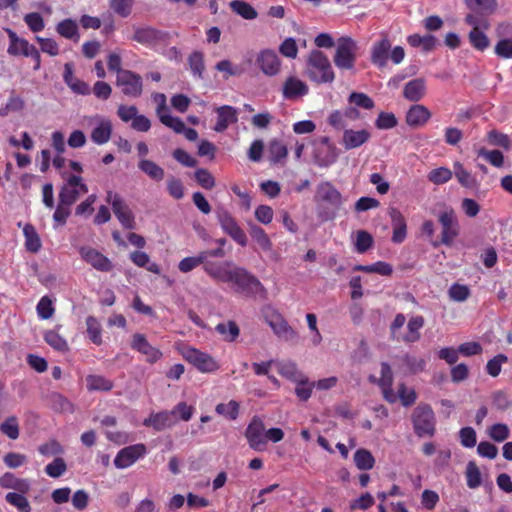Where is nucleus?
<instances>
[{
  "label": "nucleus",
  "instance_id": "obj_63",
  "mask_svg": "<svg viewBox=\"0 0 512 512\" xmlns=\"http://www.w3.org/2000/svg\"><path fill=\"white\" fill-rule=\"evenodd\" d=\"M195 180L204 189L211 190L215 186V178L205 168H199L195 171Z\"/></svg>",
  "mask_w": 512,
  "mask_h": 512
},
{
  "label": "nucleus",
  "instance_id": "obj_34",
  "mask_svg": "<svg viewBox=\"0 0 512 512\" xmlns=\"http://www.w3.org/2000/svg\"><path fill=\"white\" fill-rule=\"evenodd\" d=\"M111 134V121L106 118H100L97 126L91 132V140L97 145H103L110 140Z\"/></svg>",
  "mask_w": 512,
  "mask_h": 512
},
{
  "label": "nucleus",
  "instance_id": "obj_2",
  "mask_svg": "<svg viewBox=\"0 0 512 512\" xmlns=\"http://www.w3.org/2000/svg\"><path fill=\"white\" fill-rule=\"evenodd\" d=\"M315 199L318 203L328 205H319L317 208L318 218L322 221L333 220L343 204L342 194L329 181H323L317 186Z\"/></svg>",
  "mask_w": 512,
  "mask_h": 512
},
{
  "label": "nucleus",
  "instance_id": "obj_62",
  "mask_svg": "<svg viewBox=\"0 0 512 512\" xmlns=\"http://www.w3.org/2000/svg\"><path fill=\"white\" fill-rule=\"evenodd\" d=\"M373 237L365 230H360L356 235L355 248L358 253H365L373 245Z\"/></svg>",
  "mask_w": 512,
  "mask_h": 512
},
{
  "label": "nucleus",
  "instance_id": "obj_64",
  "mask_svg": "<svg viewBox=\"0 0 512 512\" xmlns=\"http://www.w3.org/2000/svg\"><path fill=\"white\" fill-rule=\"evenodd\" d=\"M494 52L501 58H512V37L499 40L495 46Z\"/></svg>",
  "mask_w": 512,
  "mask_h": 512
},
{
  "label": "nucleus",
  "instance_id": "obj_6",
  "mask_svg": "<svg viewBox=\"0 0 512 512\" xmlns=\"http://www.w3.org/2000/svg\"><path fill=\"white\" fill-rule=\"evenodd\" d=\"M218 223L222 230L230 236L238 245L245 247L248 239L244 230L239 226L233 215L224 207H218L215 211Z\"/></svg>",
  "mask_w": 512,
  "mask_h": 512
},
{
  "label": "nucleus",
  "instance_id": "obj_47",
  "mask_svg": "<svg viewBox=\"0 0 512 512\" xmlns=\"http://www.w3.org/2000/svg\"><path fill=\"white\" fill-rule=\"evenodd\" d=\"M354 463L359 470L366 471L374 467L375 458L369 450L360 448L354 454Z\"/></svg>",
  "mask_w": 512,
  "mask_h": 512
},
{
  "label": "nucleus",
  "instance_id": "obj_13",
  "mask_svg": "<svg viewBox=\"0 0 512 512\" xmlns=\"http://www.w3.org/2000/svg\"><path fill=\"white\" fill-rule=\"evenodd\" d=\"M245 437L250 448L256 451L265 449L267 440L265 437L264 422L257 416H254L245 430Z\"/></svg>",
  "mask_w": 512,
  "mask_h": 512
},
{
  "label": "nucleus",
  "instance_id": "obj_10",
  "mask_svg": "<svg viewBox=\"0 0 512 512\" xmlns=\"http://www.w3.org/2000/svg\"><path fill=\"white\" fill-rule=\"evenodd\" d=\"M88 192V187L82 177L70 175L59 192V201L63 204L73 205L78 198Z\"/></svg>",
  "mask_w": 512,
  "mask_h": 512
},
{
  "label": "nucleus",
  "instance_id": "obj_33",
  "mask_svg": "<svg viewBox=\"0 0 512 512\" xmlns=\"http://www.w3.org/2000/svg\"><path fill=\"white\" fill-rule=\"evenodd\" d=\"M453 174L458 183L464 188L477 189L480 185L476 177L459 161L453 163Z\"/></svg>",
  "mask_w": 512,
  "mask_h": 512
},
{
  "label": "nucleus",
  "instance_id": "obj_38",
  "mask_svg": "<svg viewBox=\"0 0 512 512\" xmlns=\"http://www.w3.org/2000/svg\"><path fill=\"white\" fill-rule=\"evenodd\" d=\"M86 387L88 391H111L114 387V382L102 375L91 374L86 377Z\"/></svg>",
  "mask_w": 512,
  "mask_h": 512
},
{
  "label": "nucleus",
  "instance_id": "obj_55",
  "mask_svg": "<svg viewBox=\"0 0 512 512\" xmlns=\"http://www.w3.org/2000/svg\"><path fill=\"white\" fill-rule=\"evenodd\" d=\"M269 155L270 160L273 163H278L285 159L288 155V149L286 145L280 140H272L269 144Z\"/></svg>",
  "mask_w": 512,
  "mask_h": 512
},
{
  "label": "nucleus",
  "instance_id": "obj_43",
  "mask_svg": "<svg viewBox=\"0 0 512 512\" xmlns=\"http://www.w3.org/2000/svg\"><path fill=\"white\" fill-rule=\"evenodd\" d=\"M25 494L26 493L8 492L5 495V501L15 507L18 512H31L32 508Z\"/></svg>",
  "mask_w": 512,
  "mask_h": 512
},
{
  "label": "nucleus",
  "instance_id": "obj_36",
  "mask_svg": "<svg viewBox=\"0 0 512 512\" xmlns=\"http://www.w3.org/2000/svg\"><path fill=\"white\" fill-rule=\"evenodd\" d=\"M23 234L25 237V248L31 253H37L42 247L41 239L38 232L32 224H26L23 227Z\"/></svg>",
  "mask_w": 512,
  "mask_h": 512
},
{
  "label": "nucleus",
  "instance_id": "obj_26",
  "mask_svg": "<svg viewBox=\"0 0 512 512\" xmlns=\"http://www.w3.org/2000/svg\"><path fill=\"white\" fill-rule=\"evenodd\" d=\"M370 137L371 134L366 129H345L342 137V145L346 150L355 149L365 144Z\"/></svg>",
  "mask_w": 512,
  "mask_h": 512
},
{
  "label": "nucleus",
  "instance_id": "obj_18",
  "mask_svg": "<svg viewBox=\"0 0 512 512\" xmlns=\"http://www.w3.org/2000/svg\"><path fill=\"white\" fill-rule=\"evenodd\" d=\"M131 348L141 354H143L146 358V361L153 364L160 360L163 356L162 352L152 346L145 335L141 333H135L132 336L131 340Z\"/></svg>",
  "mask_w": 512,
  "mask_h": 512
},
{
  "label": "nucleus",
  "instance_id": "obj_50",
  "mask_svg": "<svg viewBox=\"0 0 512 512\" xmlns=\"http://www.w3.org/2000/svg\"><path fill=\"white\" fill-rule=\"evenodd\" d=\"M0 431L11 440H16L19 437L20 429L19 423L16 416L7 417L0 424Z\"/></svg>",
  "mask_w": 512,
  "mask_h": 512
},
{
  "label": "nucleus",
  "instance_id": "obj_61",
  "mask_svg": "<svg viewBox=\"0 0 512 512\" xmlns=\"http://www.w3.org/2000/svg\"><path fill=\"white\" fill-rule=\"evenodd\" d=\"M397 124L398 120L391 112H380L375 121V126L381 130L392 129L396 127Z\"/></svg>",
  "mask_w": 512,
  "mask_h": 512
},
{
  "label": "nucleus",
  "instance_id": "obj_19",
  "mask_svg": "<svg viewBox=\"0 0 512 512\" xmlns=\"http://www.w3.org/2000/svg\"><path fill=\"white\" fill-rule=\"evenodd\" d=\"M308 93V85L296 76H289L282 85V96L286 100L295 101Z\"/></svg>",
  "mask_w": 512,
  "mask_h": 512
},
{
  "label": "nucleus",
  "instance_id": "obj_54",
  "mask_svg": "<svg viewBox=\"0 0 512 512\" xmlns=\"http://www.w3.org/2000/svg\"><path fill=\"white\" fill-rule=\"evenodd\" d=\"M348 102L365 110H371L375 106L374 100L363 92H352L348 97Z\"/></svg>",
  "mask_w": 512,
  "mask_h": 512
},
{
  "label": "nucleus",
  "instance_id": "obj_51",
  "mask_svg": "<svg viewBox=\"0 0 512 512\" xmlns=\"http://www.w3.org/2000/svg\"><path fill=\"white\" fill-rule=\"evenodd\" d=\"M466 484L470 489H476L481 485V472L474 461H469L466 466Z\"/></svg>",
  "mask_w": 512,
  "mask_h": 512
},
{
  "label": "nucleus",
  "instance_id": "obj_60",
  "mask_svg": "<svg viewBox=\"0 0 512 512\" xmlns=\"http://www.w3.org/2000/svg\"><path fill=\"white\" fill-rule=\"evenodd\" d=\"M36 311L39 318L50 319L55 312L52 300L48 296H43L36 306Z\"/></svg>",
  "mask_w": 512,
  "mask_h": 512
},
{
  "label": "nucleus",
  "instance_id": "obj_59",
  "mask_svg": "<svg viewBox=\"0 0 512 512\" xmlns=\"http://www.w3.org/2000/svg\"><path fill=\"white\" fill-rule=\"evenodd\" d=\"M67 470L66 462L61 457H56L52 462L46 465L45 473L52 478H59Z\"/></svg>",
  "mask_w": 512,
  "mask_h": 512
},
{
  "label": "nucleus",
  "instance_id": "obj_27",
  "mask_svg": "<svg viewBox=\"0 0 512 512\" xmlns=\"http://www.w3.org/2000/svg\"><path fill=\"white\" fill-rule=\"evenodd\" d=\"M431 118L429 109L420 104H415L410 107L406 113V123L410 127L424 126Z\"/></svg>",
  "mask_w": 512,
  "mask_h": 512
},
{
  "label": "nucleus",
  "instance_id": "obj_20",
  "mask_svg": "<svg viewBox=\"0 0 512 512\" xmlns=\"http://www.w3.org/2000/svg\"><path fill=\"white\" fill-rule=\"evenodd\" d=\"M260 70L267 76H275L279 73L281 60L273 50H262L256 59Z\"/></svg>",
  "mask_w": 512,
  "mask_h": 512
},
{
  "label": "nucleus",
  "instance_id": "obj_48",
  "mask_svg": "<svg viewBox=\"0 0 512 512\" xmlns=\"http://www.w3.org/2000/svg\"><path fill=\"white\" fill-rule=\"evenodd\" d=\"M188 65L194 77L203 78L205 71L204 54L200 51L192 52L188 57Z\"/></svg>",
  "mask_w": 512,
  "mask_h": 512
},
{
  "label": "nucleus",
  "instance_id": "obj_31",
  "mask_svg": "<svg viewBox=\"0 0 512 512\" xmlns=\"http://www.w3.org/2000/svg\"><path fill=\"white\" fill-rule=\"evenodd\" d=\"M63 80L68 87L77 94L88 95L90 93L89 85L74 76L72 63H66L64 65Z\"/></svg>",
  "mask_w": 512,
  "mask_h": 512
},
{
  "label": "nucleus",
  "instance_id": "obj_32",
  "mask_svg": "<svg viewBox=\"0 0 512 512\" xmlns=\"http://www.w3.org/2000/svg\"><path fill=\"white\" fill-rule=\"evenodd\" d=\"M426 93V81L423 78H415L407 82L403 89L405 99L417 102L421 100Z\"/></svg>",
  "mask_w": 512,
  "mask_h": 512
},
{
  "label": "nucleus",
  "instance_id": "obj_49",
  "mask_svg": "<svg viewBox=\"0 0 512 512\" xmlns=\"http://www.w3.org/2000/svg\"><path fill=\"white\" fill-rule=\"evenodd\" d=\"M239 410L240 404L236 400H230L228 403H219L215 407L216 413L228 420H236Z\"/></svg>",
  "mask_w": 512,
  "mask_h": 512
},
{
  "label": "nucleus",
  "instance_id": "obj_22",
  "mask_svg": "<svg viewBox=\"0 0 512 512\" xmlns=\"http://www.w3.org/2000/svg\"><path fill=\"white\" fill-rule=\"evenodd\" d=\"M391 50V42L387 36H383L379 41L373 43L371 47V62L378 68L387 65L389 53Z\"/></svg>",
  "mask_w": 512,
  "mask_h": 512
},
{
  "label": "nucleus",
  "instance_id": "obj_24",
  "mask_svg": "<svg viewBox=\"0 0 512 512\" xmlns=\"http://www.w3.org/2000/svg\"><path fill=\"white\" fill-rule=\"evenodd\" d=\"M215 112L217 114V121L213 129L218 133L224 132L229 125L238 121V111L233 106H219L215 108Z\"/></svg>",
  "mask_w": 512,
  "mask_h": 512
},
{
  "label": "nucleus",
  "instance_id": "obj_23",
  "mask_svg": "<svg viewBox=\"0 0 512 512\" xmlns=\"http://www.w3.org/2000/svg\"><path fill=\"white\" fill-rule=\"evenodd\" d=\"M267 323L273 332L284 341H292L297 337L294 329L279 313H273L271 317L267 319Z\"/></svg>",
  "mask_w": 512,
  "mask_h": 512
},
{
  "label": "nucleus",
  "instance_id": "obj_57",
  "mask_svg": "<svg viewBox=\"0 0 512 512\" xmlns=\"http://www.w3.org/2000/svg\"><path fill=\"white\" fill-rule=\"evenodd\" d=\"M477 155L483 157L494 167L501 168L504 165V155L500 150L480 148L477 150Z\"/></svg>",
  "mask_w": 512,
  "mask_h": 512
},
{
  "label": "nucleus",
  "instance_id": "obj_58",
  "mask_svg": "<svg viewBox=\"0 0 512 512\" xmlns=\"http://www.w3.org/2000/svg\"><path fill=\"white\" fill-rule=\"evenodd\" d=\"M205 263V256L201 254V252H199L198 255L196 256L183 258L178 264V269L182 273H188L195 269L196 267H198L199 265H204Z\"/></svg>",
  "mask_w": 512,
  "mask_h": 512
},
{
  "label": "nucleus",
  "instance_id": "obj_37",
  "mask_svg": "<svg viewBox=\"0 0 512 512\" xmlns=\"http://www.w3.org/2000/svg\"><path fill=\"white\" fill-rule=\"evenodd\" d=\"M138 168L150 179L160 182L165 177L164 169L152 160L142 159L138 163Z\"/></svg>",
  "mask_w": 512,
  "mask_h": 512
},
{
  "label": "nucleus",
  "instance_id": "obj_5",
  "mask_svg": "<svg viewBox=\"0 0 512 512\" xmlns=\"http://www.w3.org/2000/svg\"><path fill=\"white\" fill-rule=\"evenodd\" d=\"M413 429L418 437H432L436 431V419L433 409L428 404H419L411 416Z\"/></svg>",
  "mask_w": 512,
  "mask_h": 512
},
{
  "label": "nucleus",
  "instance_id": "obj_9",
  "mask_svg": "<svg viewBox=\"0 0 512 512\" xmlns=\"http://www.w3.org/2000/svg\"><path fill=\"white\" fill-rule=\"evenodd\" d=\"M438 221L442 226L441 243L451 246L459 234L457 216L453 208H446L438 215Z\"/></svg>",
  "mask_w": 512,
  "mask_h": 512
},
{
  "label": "nucleus",
  "instance_id": "obj_4",
  "mask_svg": "<svg viewBox=\"0 0 512 512\" xmlns=\"http://www.w3.org/2000/svg\"><path fill=\"white\" fill-rule=\"evenodd\" d=\"M357 42L349 37L337 39L333 62L339 70H353L357 60Z\"/></svg>",
  "mask_w": 512,
  "mask_h": 512
},
{
  "label": "nucleus",
  "instance_id": "obj_3",
  "mask_svg": "<svg viewBox=\"0 0 512 512\" xmlns=\"http://www.w3.org/2000/svg\"><path fill=\"white\" fill-rule=\"evenodd\" d=\"M236 293L245 297H266L267 290L260 280L243 267H234L230 282Z\"/></svg>",
  "mask_w": 512,
  "mask_h": 512
},
{
  "label": "nucleus",
  "instance_id": "obj_11",
  "mask_svg": "<svg viewBox=\"0 0 512 512\" xmlns=\"http://www.w3.org/2000/svg\"><path fill=\"white\" fill-rule=\"evenodd\" d=\"M116 85L121 89V92L124 95L133 98L141 96L143 91L142 77L130 70L119 72L116 79Z\"/></svg>",
  "mask_w": 512,
  "mask_h": 512
},
{
  "label": "nucleus",
  "instance_id": "obj_12",
  "mask_svg": "<svg viewBox=\"0 0 512 512\" xmlns=\"http://www.w3.org/2000/svg\"><path fill=\"white\" fill-rule=\"evenodd\" d=\"M147 453L146 445L137 443L122 448L116 454L114 465L118 469H125L132 466L136 461L143 458Z\"/></svg>",
  "mask_w": 512,
  "mask_h": 512
},
{
  "label": "nucleus",
  "instance_id": "obj_17",
  "mask_svg": "<svg viewBox=\"0 0 512 512\" xmlns=\"http://www.w3.org/2000/svg\"><path fill=\"white\" fill-rule=\"evenodd\" d=\"M464 4L469 10L466 15H473L478 21H488L486 18L498 9L497 0H464Z\"/></svg>",
  "mask_w": 512,
  "mask_h": 512
},
{
  "label": "nucleus",
  "instance_id": "obj_35",
  "mask_svg": "<svg viewBox=\"0 0 512 512\" xmlns=\"http://www.w3.org/2000/svg\"><path fill=\"white\" fill-rule=\"evenodd\" d=\"M425 320L421 315L413 316L407 323V333L403 335L401 340L405 343H415L420 340V330L424 327Z\"/></svg>",
  "mask_w": 512,
  "mask_h": 512
},
{
  "label": "nucleus",
  "instance_id": "obj_40",
  "mask_svg": "<svg viewBox=\"0 0 512 512\" xmlns=\"http://www.w3.org/2000/svg\"><path fill=\"white\" fill-rule=\"evenodd\" d=\"M86 333L88 339L95 345H101L102 340V326L98 319L92 315L86 318Z\"/></svg>",
  "mask_w": 512,
  "mask_h": 512
},
{
  "label": "nucleus",
  "instance_id": "obj_1",
  "mask_svg": "<svg viewBox=\"0 0 512 512\" xmlns=\"http://www.w3.org/2000/svg\"><path fill=\"white\" fill-rule=\"evenodd\" d=\"M305 74L317 85L332 83L335 80V72L329 58L319 49H313L307 55Z\"/></svg>",
  "mask_w": 512,
  "mask_h": 512
},
{
  "label": "nucleus",
  "instance_id": "obj_41",
  "mask_svg": "<svg viewBox=\"0 0 512 512\" xmlns=\"http://www.w3.org/2000/svg\"><path fill=\"white\" fill-rule=\"evenodd\" d=\"M407 42L412 47H422L423 51L429 52L436 47L437 40L431 35L421 36L420 34H412L407 37Z\"/></svg>",
  "mask_w": 512,
  "mask_h": 512
},
{
  "label": "nucleus",
  "instance_id": "obj_25",
  "mask_svg": "<svg viewBox=\"0 0 512 512\" xmlns=\"http://www.w3.org/2000/svg\"><path fill=\"white\" fill-rule=\"evenodd\" d=\"M231 266L230 262L217 263V262H206L203 266V270L214 280L229 283L233 274V269H229Z\"/></svg>",
  "mask_w": 512,
  "mask_h": 512
},
{
  "label": "nucleus",
  "instance_id": "obj_16",
  "mask_svg": "<svg viewBox=\"0 0 512 512\" xmlns=\"http://www.w3.org/2000/svg\"><path fill=\"white\" fill-rule=\"evenodd\" d=\"M81 258L100 272H110L113 269V263L104 254L93 247L82 246L79 248Z\"/></svg>",
  "mask_w": 512,
  "mask_h": 512
},
{
  "label": "nucleus",
  "instance_id": "obj_53",
  "mask_svg": "<svg viewBox=\"0 0 512 512\" xmlns=\"http://www.w3.org/2000/svg\"><path fill=\"white\" fill-rule=\"evenodd\" d=\"M453 177V171L447 167H439L428 173V180L436 185L445 184Z\"/></svg>",
  "mask_w": 512,
  "mask_h": 512
},
{
  "label": "nucleus",
  "instance_id": "obj_21",
  "mask_svg": "<svg viewBox=\"0 0 512 512\" xmlns=\"http://www.w3.org/2000/svg\"><path fill=\"white\" fill-rule=\"evenodd\" d=\"M176 421L177 419L174 417V412L160 411L151 413L144 419L143 425L153 428L155 431H163L174 426Z\"/></svg>",
  "mask_w": 512,
  "mask_h": 512
},
{
  "label": "nucleus",
  "instance_id": "obj_56",
  "mask_svg": "<svg viewBox=\"0 0 512 512\" xmlns=\"http://www.w3.org/2000/svg\"><path fill=\"white\" fill-rule=\"evenodd\" d=\"M487 141L492 146L501 147L508 150L511 146V140L507 134L496 129L490 130L486 135Z\"/></svg>",
  "mask_w": 512,
  "mask_h": 512
},
{
  "label": "nucleus",
  "instance_id": "obj_46",
  "mask_svg": "<svg viewBox=\"0 0 512 512\" xmlns=\"http://www.w3.org/2000/svg\"><path fill=\"white\" fill-rule=\"evenodd\" d=\"M229 5L234 13L246 20H253L257 18L258 13L255 8L243 0L231 1Z\"/></svg>",
  "mask_w": 512,
  "mask_h": 512
},
{
  "label": "nucleus",
  "instance_id": "obj_14",
  "mask_svg": "<svg viewBox=\"0 0 512 512\" xmlns=\"http://www.w3.org/2000/svg\"><path fill=\"white\" fill-rule=\"evenodd\" d=\"M169 38L167 32L158 30L151 26L134 27L133 41L145 46H154L165 42Z\"/></svg>",
  "mask_w": 512,
  "mask_h": 512
},
{
  "label": "nucleus",
  "instance_id": "obj_39",
  "mask_svg": "<svg viewBox=\"0 0 512 512\" xmlns=\"http://www.w3.org/2000/svg\"><path fill=\"white\" fill-rule=\"evenodd\" d=\"M215 331L221 335L226 342H234L240 335V329L233 320L218 323L215 327Z\"/></svg>",
  "mask_w": 512,
  "mask_h": 512
},
{
  "label": "nucleus",
  "instance_id": "obj_8",
  "mask_svg": "<svg viewBox=\"0 0 512 512\" xmlns=\"http://www.w3.org/2000/svg\"><path fill=\"white\" fill-rule=\"evenodd\" d=\"M182 355L186 361L202 373H212L220 368L218 362L210 354L196 348H185Z\"/></svg>",
  "mask_w": 512,
  "mask_h": 512
},
{
  "label": "nucleus",
  "instance_id": "obj_15",
  "mask_svg": "<svg viewBox=\"0 0 512 512\" xmlns=\"http://www.w3.org/2000/svg\"><path fill=\"white\" fill-rule=\"evenodd\" d=\"M107 201L112 205V210L122 226L126 229L134 228V216L120 195L108 191Z\"/></svg>",
  "mask_w": 512,
  "mask_h": 512
},
{
  "label": "nucleus",
  "instance_id": "obj_52",
  "mask_svg": "<svg viewBox=\"0 0 512 512\" xmlns=\"http://www.w3.org/2000/svg\"><path fill=\"white\" fill-rule=\"evenodd\" d=\"M354 269L367 273H377L383 276H389L393 272L392 266L383 261H378L371 265H357Z\"/></svg>",
  "mask_w": 512,
  "mask_h": 512
},
{
  "label": "nucleus",
  "instance_id": "obj_30",
  "mask_svg": "<svg viewBox=\"0 0 512 512\" xmlns=\"http://www.w3.org/2000/svg\"><path fill=\"white\" fill-rule=\"evenodd\" d=\"M0 487L20 493H28L31 489L29 480L19 478L11 472H6L0 477Z\"/></svg>",
  "mask_w": 512,
  "mask_h": 512
},
{
  "label": "nucleus",
  "instance_id": "obj_29",
  "mask_svg": "<svg viewBox=\"0 0 512 512\" xmlns=\"http://www.w3.org/2000/svg\"><path fill=\"white\" fill-rule=\"evenodd\" d=\"M162 99V103L157 108V114L159 120L165 126L171 128L175 133L181 134L184 131L185 123L178 117H173L168 113V108L165 105L164 94L159 95Z\"/></svg>",
  "mask_w": 512,
  "mask_h": 512
},
{
  "label": "nucleus",
  "instance_id": "obj_28",
  "mask_svg": "<svg viewBox=\"0 0 512 512\" xmlns=\"http://www.w3.org/2000/svg\"><path fill=\"white\" fill-rule=\"evenodd\" d=\"M5 32L9 37L10 44L7 49V53L11 56H25L29 50L34 46L28 42V40L19 37L16 32L10 28H5Z\"/></svg>",
  "mask_w": 512,
  "mask_h": 512
},
{
  "label": "nucleus",
  "instance_id": "obj_42",
  "mask_svg": "<svg viewBox=\"0 0 512 512\" xmlns=\"http://www.w3.org/2000/svg\"><path fill=\"white\" fill-rule=\"evenodd\" d=\"M56 32L66 39L74 41H78L79 39L78 25L76 21L70 18L60 21L56 25Z\"/></svg>",
  "mask_w": 512,
  "mask_h": 512
},
{
  "label": "nucleus",
  "instance_id": "obj_45",
  "mask_svg": "<svg viewBox=\"0 0 512 512\" xmlns=\"http://www.w3.org/2000/svg\"><path fill=\"white\" fill-rule=\"evenodd\" d=\"M45 342L54 350L65 353L69 351V345L66 339L56 330H48L44 334Z\"/></svg>",
  "mask_w": 512,
  "mask_h": 512
},
{
  "label": "nucleus",
  "instance_id": "obj_44",
  "mask_svg": "<svg viewBox=\"0 0 512 512\" xmlns=\"http://www.w3.org/2000/svg\"><path fill=\"white\" fill-rule=\"evenodd\" d=\"M249 234L262 250L269 251L272 249V242L262 227L249 224Z\"/></svg>",
  "mask_w": 512,
  "mask_h": 512
},
{
  "label": "nucleus",
  "instance_id": "obj_7",
  "mask_svg": "<svg viewBox=\"0 0 512 512\" xmlns=\"http://www.w3.org/2000/svg\"><path fill=\"white\" fill-rule=\"evenodd\" d=\"M464 21L472 27L468 34L470 45L477 51H485L490 46V40L484 31L481 30V27L488 29L489 22L478 21L473 15H466Z\"/></svg>",
  "mask_w": 512,
  "mask_h": 512
}]
</instances>
